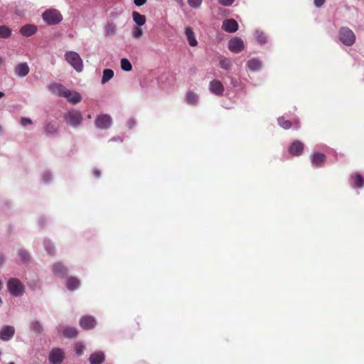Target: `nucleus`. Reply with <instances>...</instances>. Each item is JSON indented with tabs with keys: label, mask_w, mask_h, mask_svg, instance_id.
<instances>
[{
	"label": "nucleus",
	"mask_w": 364,
	"mask_h": 364,
	"mask_svg": "<svg viewBox=\"0 0 364 364\" xmlns=\"http://www.w3.org/2000/svg\"><path fill=\"white\" fill-rule=\"evenodd\" d=\"M42 18L48 25H55L63 20L60 11L53 9L46 10L42 14Z\"/></svg>",
	"instance_id": "obj_1"
},
{
	"label": "nucleus",
	"mask_w": 364,
	"mask_h": 364,
	"mask_svg": "<svg viewBox=\"0 0 364 364\" xmlns=\"http://www.w3.org/2000/svg\"><path fill=\"white\" fill-rule=\"evenodd\" d=\"M66 61L77 71L81 72L83 69L82 60L80 55L74 51H68L65 54Z\"/></svg>",
	"instance_id": "obj_2"
},
{
	"label": "nucleus",
	"mask_w": 364,
	"mask_h": 364,
	"mask_svg": "<svg viewBox=\"0 0 364 364\" xmlns=\"http://www.w3.org/2000/svg\"><path fill=\"white\" fill-rule=\"evenodd\" d=\"M339 40L347 46H350L355 41V36L349 28L342 27L339 30Z\"/></svg>",
	"instance_id": "obj_3"
},
{
	"label": "nucleus",
	"mask_w": 364,
	"mask_h": 364,
	"mask_svg": "<svg viewBox=\"0 0 364 364\" xmlns=\"http://www.w3.org/2000/svg\"><path fill=\"white\" fill-rule=\"evenodd\" d=\"M8 289L10 293L15 296H21L24 292V285L18 279L12 278L8 281Z\"/></svg>",
	"instance_id": "obj_4"
},
{
	"label": "nucleus",
	"mask_w": 364,
	"mask_h": 364,
	"mask_svg": "<svg viewBox=\"0 0 364 364\" xmlns=\"http://www.w3.org/2000/svg\"><path fill=\"white\" fill-rule=\"evenodd\" d=\"M65 119L70 126L77 127L81 124L82 116L80 112L72 109L65 114Z\"/></svg>",
	"instance_id": "obj_5"
},
{
	"label": "nucleus",
	"mask_w": 364,
	"mask_h": 364,
	"mask_svg": "<svg viewBox=\"0 0 364 364\" xmlns=\"http://www.w3.org/2000/svg\"><path fill=\"white\" fill-rule=\"evenodd\" d=\"M228 48L235 53H240L244 49V43L240 38H233L229 41Z\"/></svg>",
	"instance_id": "obj_6"
},
{
	"label": "nucleus",
	"mask_w": 364,
	"mask_h": 364,
	"mask_svg": "<svg viewBox=\"0 0 364 364\" xmlns=\"http://www.w3.org/2000/svg\"><path fill=\"white\" fill-rule=\"evenodd\" d=\"M64 357V352L61 349L55 348L49 354V361L52 364H60Z\"/></svg>",
	"instance_id": "obj_7"
},
{
	"label": "nucleus",
	"mask_w": 364,
	"mask_h": 364,
	"mask_svg": "<svg viewBox=\"0 0 364 364\" xmlns=\"http://www.w3.org/2000/svg\"><path fill=\"white\" fill-rule=\"evenodd\" d=\"M111 123L112 119L107 114L100 115L95 120V125L100 129H107L111 125Z\"/></svg>",
	"instance_id": "obj_8"
},
{
	"label": "nucleus",
	"mask_w": 364,
	"mask_h": 364,
	"mask_svg": "<svg viewBox=\"0 0 364 364\" xmlns=\"http://www.w3.org/2000/svg\"><path fill=\"white\" fill-rule=\"evenodd\" d=\"M222 29L228 33H234L238 30V23L233 18L225 19L223 22Z\"/></svg>",
	"instance_id": "obj_9"
},
{
	"label": "nucleus",
	"mask_w": 364,
	"mask_h": 364,
	"mask_svg": "<svg viewBox=\"0 0 364 364\" xmlns=\"http://www.w3.org/2000/svg\"><path fill=\"white\" fill-rule=\"evenodd\" d=\"M96 325V321L93 316H83L80 320V326L85 330L93 328Z\"/></svg>",
	"instance_id": "obj_10"
},
{
	"label": "nucleus",
	"mask_w": 364,
	"mask_h": 364,
	"mask_svg": "<svg viewBox=\"0 0 364 364\" xmlns=\"http://www.w3.org/2000/svg\"><path fill=\"white\" fill-rule=\"evenodd\" d=\"M210 91L215 95H222L224 92V86L220 80H214L210 82Z\"/></svg>",
	"instance_id": "obj_11"
},
{
	"label": "nucleus",
	"mask_w": 364,
	"mask_h": 364,
	"mask_svg": "<svg viewBox=\"0 0 364 364\" xmlns=\"http://www.w3.org/2000/svg\"><path fill=\"white\" fill-rule=\"evenodd\" d=\"M15 333V329L13 326H5L0 331V338L2 341H9Z\"/></svg>",
	"instance_id": "obj_12"
},
{
	"label": "nucleus",
	"mask_w": 364,
	"mask_h": 364,
	"mask_svg": "<svg viewBox=\"0 0 364 364\" xmlns=\"http://www.w3.org/2000/svg\"><path fill=\"white\" fill-rule=\"evenodd\" d=\"M52 271L58 277L64 278L68 274V269L60 262L55 263L52 267Z\"/></svg>",
	"instance_id": "obj_13"
},
{
	"label": "nucleus",
	"mask_w": 364,
	"mask_h": 364,
	"mask_svg": "<svg viewBox=\"0 0 364 364\" xmlns=\"http://www.w3.org/2000/svg\"><path fill=\"white\" fill-rule=\"evenodd\" d=\"M65 93L63 97L66 98L68 102L73 104H77L82 100L80 94L75 91H71L66 88Z\"/></svg>",
	"instance_id": "obj_14"
},
{
	"label": "nucleus",
	"mask_w": 364,
	"mask_h": 364,
	"mask_svg": "<svg viewBox=\"0 0 364 364\" xmlns=\"http://www.w3.org/2000/svg\"><path fill=\"white\" fill-rule=\"evenodd\" d=\"M38 31V27L34 24H26L23 26L20 29V33L26 37L34 35Z\"/></svg>",
	"instance_id": "obj_15"
},
{
	"label": "nucleus",
	"mask_w": 364,
	"mask_h": 364,
	"mask_svg": "<svg viewBox=\"0 0 364 364\" xmlns=\"http://www.w3.org/2000/svg\"><path fill=\"white\" fill-rule=\"evenodd\" d=\"M304 150V144L300 141H294L289 146V151L294 156H299Z\"/></svg>",
	"instance_id": "obj_16"
},
{
	"label": "nucleus",
	"mask_w": 364,
	"mask_h": 364,
	"mask_svg": "<svg viewBox=\"0 0 364 364\" xmlns=\"http://www.w3.org/2000/svg\"><path fill=\"white\" fill-rule=\"evenodd\" d=\"M29 67L26 63L18 64L14 70L15 74L21 77L26 76L29 73Z\"/></svg>",
	"instance_id": "obj_17"
},
{
	"label": "nucleus",
	"mask_w": 364,
	"mask_h": 364,
	"mask_svg": "<svg viewBox=\"0 0 364 364\" xmlns=\"http://www.w3.org/2000/svg\"><path fill=\"white\" fill-rule=\"evenodd\" d=\"M49 90L52 92L53 94L59 96L63 97L65 94V92L66 90V87L63 86V85L58 84V83H53L50 84L48 86Z\"/></svg>",
	"instance_id": "obj_18"
},
{
	"label": "nucleus",
	"mask_w": 364,
	"mask_h": 364,
	"mask_svg": "<svg viewBox=\"0 0 364 364\" xmlns=\"http://www.w3.org/2000/svg\"><path fill=\"white\" fill-rule=\"evenodd\" d=\"M185 34L191 46L194 47L198 45V41L196 38L194 31L191 27L188 26L186 28Z\"/></svg>",
	"instance_id": "obj_19"
},
{
	"label": "nucleus",
	"mask_w": 364,
	"mask_h": 364,
	"mask_svg": "<svg viewBox=\"0 0 364 364\" xmlns=\"http://www.w3.org/2000/svg\"><path fill=\"white\" fill-rule=\"evenodd\" d=\"M279 124L284 129H289L292 125L295 127L296 129L299 127V123L297 120H294L293 122L289 120L285 119L284 117H281L278 119Z\"/></svg>",
	"instance_id": "obj_20"
},
{
	"label": "nucleus",
	"mask_w": 364,
	"mask_h": 364,
	"mask_svg": "<svg viewBox=\"0 0 364 364\" xmlns=\"http://www.w3.org/2000/svg\"><path fill=\"white\" fill-rule=\"evenodd\" d=\"M351 185L358 188H360L364 185V178L358 173L353 174L350 177Z\"/></svg>",
	"instance_id": "obj_21"
},
{
	"label": "nucleus",
	"mask_w": 364,
	"mask_h": 364,
	"mask_svg": "<svg viewBox=\"0 0 364 364\" xmlns=\"http://www.w3.org/2000/svg\"><path fill=\"white\" fill-rule=\"evenodd\" d=\"M89 360L90 364H101L105 360V354L102 352H95L90 355Z\"/></svg>",
	"instance_id": "obj_22"
},
{
	"label": "nucleus",
	"mask_w": 364,
	"mask_h": 364,
	"mask_svg": "<svg viewBox=\"0 0 364 364\" xmlns=\"http://www.w3.org/2000/svg\"><path fill=\"white\" fill-rule=\"evenodd\" d=\"M326 160V156L321 153H316L313 154L311 162L316 166H322Z\"/></svg>",
	"instance_id": "obj_23"
},
{
	"label": "nucleus",
	"mask_w": 364,
	"mask_h": 364,
	"mask_svg": "<svg viewBox=\"0 0 364 364\" xmlns=\"http://www.w3.org/2000/svg\"><path fill=\"white\" fill-rule=\"evenodd\" d=\"M58 131V124L56 122H49L45 126V132L48 135L57 134Z\"/></svg>",
	"instance_id": "obj_24"
},
{
	"label": "nucleus",
	"mask_w": 364,
	"mask_h": 364,
	"mask_svg": "<svg viewBox=\"0 0 364 364\" xmlns=\"http://www.w3.org/2000/svg\"><path fill=\"white\" fill-rule=\"evenodd\" d=\"M247 66L252 71H257L262 67V62L257 58H252L247 61Z\"/></svg>",
	"instance_id": "obj_25"
},
{
	"label": "nucleus",
	"mask_w": 364,
	"mask_h": 364,
	"mask_svg": "<svg viewBox=\"0 0 364 364\" xmlns=\"http://www.w3.org/2000/svg\"><path fill=\"white\" fill-rule=\"evenodd\" d=\"M80 280L77 278L70 277L67 280L66 287L70 291H74L76 289H77V287L80 286Z\"/></svg>",
	"instance_id": "obj_26"
},
{
	"label": "nucleus",
	"mask_w": 364,
	"mask_h": 364,
	"mask_svg": "<svg viewBox=\"0 0 364 364\" xmlns=\"http://www.w3.org/2000/svg\"><path fill=\"white\" fill-rule=\"evenodd\" d=\"M186 101L188 105H195L198 102V95L193 91H188L186 96Z\"/></svg>",
	"instance_id": "obj_27"
},
{
	"label": "nucleus",
	"mask_w": 364,
	"mask_h": 364,
	"mask_svg": "<svg viewBox=\"0 0 364 364\" xmlns=\"http://www.w3.org/2000/svg\"><path fill=\"white\" fill-rule=\"evenodd\" d=\"M132 17L134 21L139 26H143L146 22V17L144 15L140 14L137 11L132 12Z\"/></svg>",
	"instance_id": "obj_28"
},
{
	"label": "nucleus",
	"mask_w": 364,
	"mask_h": 364,
	"mask_svg": "<svg viewBox=\"0 0 364 364\" xmlns=\"http://www.w3.org/2000/svg\"><path fill=\"white\" fill-rule=\"evenodd\" d=\"M63 335L69 338H75L77 335V331L75 328L65 327L62 331Z\"/></svg>",
	"instance_id": "obj_29"
},
{
	"label": "nucleus",
	"mask_w": 364,
	"mask_h": 364,
	"mask_svg": "<svg viewBox=\"0 0 364 364\" xmlns=\"http://www.w3.org/2000/svg\"><path fill=\"white\" fill-rule=\"evenodd\" d=\"M105 32L106 36H110L114 35L116 32L115 24L112 22H107V23L105 26Z\"/></svg>",
	"instance_id": "obj_30"
},
{
	"label": "nucleus",
	"mask_w": 364,
	"mask_h": 364,
	"mask_svg": "<svg viewBox=\"0 0 364 364\" xmlns=\"http://www.w3.org/2000/svg\"><path fill=\"white\" fill-rule=\"evenodd\" d=\"M114 76V71L111 69H105L103 70V75L101 82L105 84L110 80Z\"/></svg>",
	"instance_id": "obj_31"
},
{
	"label": "nucleus",
	"mask_w": 364,
	"mask_h": 364,
	"mask_svg": "<svg viewBox=\"0 0 364 364\" xmlns=\"http://www.w3.org/2000/svg\"><path fill=\"white\" fill-rule=\"evenodd\" d=\"M11 35V30L6 26H0V38H7Z\"/></svg>",
	"instance_id": "obj_32"
},
{
	"label": "nucleus",
	"mask_w": 364,
	"mask_h": 364,
	"mask_svg": "<svg viewBox=\"0 0 364 364\" xmlns=\"http://www.w3.org/2000/svg\"><path fill=\"white\" fill-rule=\"evenodd\" d=\"M219 63H220V67L227 70H230L232 66V63H231L230 60H229L228 58H226L225 57H221L220 58Z\"/></svg>",
	"instance_id": "obj_33"
},
{
	"label": "nucleus",
	"mask_w": 364,
	"mask_h": 364,
	"mask_svg": "<svg viewBox=\"0 0 364 364\" xmlns=\"http://www.w3.org/2000/svg\"><path fill=\"white\" fill-rule=\"evenodd\" d=\"M121 68L124 71H130L132 69V65L129 60L122 58L121 60Z\"/></svg>",
	"instance_id": "obj_34"
},
{
	"label": "nucleus",
	"mask_w": 364,
	"mask_h": 364,
	"mask_svg": "<svg viewBox=\"0 0 364 364\" xmlns=\"http://www.w3.org/2000/svg\"><path fill=\"white\" fill-rule=\"evenodd\" d=\"M255 38L257 41L260 44H264L267 42V37L265 34L262 31L255 32Z\"/></svg>",
	"instance_id": "obj_35"
},
{
	"label": "nucleus",
	"mask_w": 364,
	"mask_h": 364,
	"mask_svg": "<svg viewBox=\"0 0 364 364\" xmlns=\"http://www.w3.org/2000/svg\"><path fill=\"white\" fill-rule=\"evenodd\" d=\"M31 329L37 333H41L43 328L38 321H33L31 324Z\"/></svg>",
	"instance_id": "obj_36"
},
{
	"label": "nucleus",
	"mask_w": 364,
	"mask_h": 364,
	"mask_svg": "<svg viewBox=\"0 0 364 364\" xmlns=\"http://www.w3.org/2000/svg\"><path fill=\"white\" fill-rule=\"evenodd\" d=\"M44 247L49 255H52L54 254V247L53 246L52 243L50 241H44Z\"/></svg>",
	"instance_id": "obj_37"
},
{
	"label": "nucleus",
	"mask_w": 364,
	"mask_h": 364,
	"mask_svg": "<svg viewBox=\"0 0 364 364\" xmlns=\"http://www.w3.org/2000/svg\"><path fill=\"white\" fill-rule=\"evenodd\" d=\"M18 257L20 260L22 262H26L29 259L28 253L23 250H21L18 251Z\"/></svg>",
	"instance_id": "obj_38"
},
{
	"label": "nucleus",
	"mask_w": 364,
	"mask_h": 364,
	"mask_svg": "<svg viewBox=\"0 0 364 364\" xmlns=\"http://www.w3.org/2000/svg\"><path fill=\"white\" fill-rule=\"evenodd\" d=\"M143 34L142 29L139 27H135L132 31V36L135 38H140Z\"/></svg>",
	"instance_id": "obj_39"
},
{
	"label": "nucleus",
	"mask_w": 364,
	"mask_h": 364,
	"mask_svg": "<svg viewBox=\"0 0 364 364\" xmlns=\"http://www.w3.org/2000/svg\"><path fill=\"white\" fill-rule=\"evenodd\" d=\"M202 1L203 0H188V3L192 8H198L202 4Z\"/></svg>",
	"instance_id": "obj_40"
},
{
	"label": "nucleus",
	"mask_w": 364,
	"mask_h": 364,
	"mask_svg": "<svg viewBox=\"0 0 364 364\" xmlns=\"http://www.w3.org/2000/svg\"><path fill=\"white\" fill-rule=\"evenodd\" d=\"M85 349V347L81 343H76L75 346V350L77 355H81Z\"/></svg>",
	"instance_id": "obj_41"
},
{
	"label": "nucleus",
	"mask_w": 364,
	"mask_h": 364,
	"mask_svg": "<svg viewBox=\"0 0 364 364\" xmlns=\"http://www.w3.org/2000/svg\"><path fill=\"white\" fill-rule=\"evenodd\" d=\"M218 1L224 6H230L233 4L235 0H218Z\"/></svg>",
	"instance_id": "obj_42"
},
{
	"label": "nucleus",
	"mask_w": 364,
	"mask_h": 364,
	"mask_svg": "<svg viewBox=\"0 0 364 364\" xmlns=\"http://www.w3.org/2000/svg\"><path fill=\"white\" fill-rule=\"evenodd\" d=\"M21 123L22 126L26 127V126H27L28 124H32V121L29 118L22 117L21 119Z\"/></svg>",
	"instance_id": "obj_43"
},
{
	"label": "nucleus",
	"mask_w": 364,
	"mask_h": 364,
	"mask_svg": "<svg viewBox=\"0 0 364 364\" xmlns=\"http://www.w3.org/2000/svg\"><path fill=\"white\" fill-rule=\"evenodd\" d=\"M122 14V11H112L110 13V16L113 18V19H115L117 18V17H119Z\"/></svg>",
	"instance_id": "obj_44"
},
{
	"label": "nucleus",
	"mask_w": 364,
	"mask_h": 364,
	"mask_svg": "<svg viewBox=\"0 0 364 364\" xmlns=\"http://www.w3.org/2000/svg\"><path fill=\"white\" fill-rule=\"evenodd\" d=\"M134 2L137 6H141L146 4V0H134Z\"/></svg>",
	"instance_id": "obj_45"
},
{
	"label": "nucleus",
	"mask_w": 364,
	"mask_h": 364,
	"mask_svg": "<svg viewBox=\"0 0 364 364\" xmlns=\"http://www.w3.org/2000/svg\"><path fill=\"white\" fill-rule=\"evenodd\" d=\"M92 173H93V176H94L95 178H100V176H101V172H100V171L99 169H97V168H95V169H93V171H92Z\"/></svg>",
	"instance_id": "obj_46"
},
{
	"label": "nucleus",
	"mask_w": 364,
	"mask_h": 364,
	"mask_svg": "<svg viewBox=\"0 0 364 364\" xmlns=\"http://www.w3.org/2000/svg\"><path fill=\"white\" fill-rule=\"evenodd\" d=\"M326 0H314V4L317 7H321Z\"/></svg>",
	"instance_id": "obj_47"
},
{
	"label": "nucleus",
	"mask_w": 364,
	"mask_h": 364,
	"mask_svg": "<svg viewBox=\"0 0 364 364\" xmlns=\"http://www.w3.org/2000/svg\"><path fill=\"white\" fill-rule=\"evenodd\" d=\"M179 5H183V0H174Z\"/></svg>",
	"instance_id": "obj_48"
},
{
	"label": "nucleus",
	"mask_w": 364,
	"mask_h": 364,
	"mask_svg": "<svg viewBox=\"0 0 364 364\" xmlns=\"http://www.w3.org/2000/svg\"><path fill=\"white\" fill-rule=\"evenodd\" d=\"M4 259V257L2 255H0V265L3 263Z\"/></svg>",
	"instance_id": "obj_49"
},
{
	"label": "nucleus",
	"mask_w": 364,
	"mask_h": 364,
	"mask_svg": "<svg viewBox=\"0 0 364 364\" xmlns=\"http://www.w3.org/2000/svg\"><path fill=\"white\" fill-rule=\"evenodd\" d=\"M4 96V93L3 92H0V98Z\"/></svg>",
	"instance_id": "obj_50"
},
{
	"label": "nucleus",
	"mask_w": 364,
	"mask_h": 364,
	"mask_svg": "<svg viewBox=\"0 0 364 364\" xmlns=\"http://www.w3.org/2000/svg\"><path fill=\"white\" fill-rule=\"evenodd\" d=\"M2 62H3V59H2V58L0 56V65L2 63Z\"/></svg>",
	"instance_id": "obj_51"
},
{
	"label": "nucleus",
	"mask_w": 364,
	"mask_h": 364,
	"mask_svg": "<svg viewBox=\"0 0 364 364\" xmlns=\"http://www.w3.org/2000/svg\"><path fill=\"white\" fill-rule=\"evenodd\" d=\"M1 287H2V283H1V282L0 281V289H1Z\"/></svg>",
	"instance_id": "obj_52"
},
{
	"label": "nucleus",
	"mask_w": 364,
	"mask_h": 364,
	"mask_svg": "<svg viewBox=\"0 0 364 364\" xmlns=\"http://www.w3.org/2000/svg\"><path fill=\"white\" fill-rule=\"evenodd\" d=\"M9 364H15L14 362H10Z\"/></svg>",
	"instance_id": "obj_53"
}]
</instances>
